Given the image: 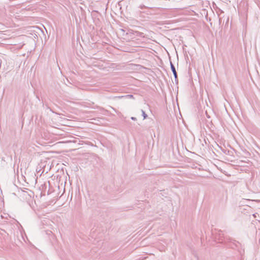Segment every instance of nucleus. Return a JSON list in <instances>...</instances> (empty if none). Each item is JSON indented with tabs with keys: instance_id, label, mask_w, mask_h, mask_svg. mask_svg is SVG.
Masks as SVG:
<instances>
[{
	"instance_id": "obj_1",
	"label": "nucleus",
	"mask_w": 260,
	"mask_h": 260,
	"mask_svg": "<svg viewBox=\"0 0 260 260\" xmlns=\"http://www.w3.org/2000/svg\"><path fill=\"white\" fill-rule=\"evenodd\" d=\"M213 234L215 235V239L218 240L219 243H223L226 241L222 231L219 230L217 233L213 232Z\"/></svg>"
},
{
	"instance_id": "obj_2",
	"label": "nucleus",
	"mask_w": 260,
	"mask_h": 260,
	"mask_svg": "<svg viewBox=\"0 0 260 260\" xmlns=\"http://www.w3.org/2000/svg\"><path fill=\"white\" fill-rule=\"evenodd\" d=\"M170 62L171 69L173 72L174 78H177V73L175 67L171 60H170Z\"/></svg>"
},
{
	"instance_id": "obj_3",
	"label": "nucleus",
	"mask_w": 260,
	"mask_h": 260,
	"mask_svg": "<svg viewBox=\"0 0 260 260\" xmlns=\"http://www.w3.org/2000/svg\"><path fill=\"white\" fill-rule=\"evenodd\" d=\"M133 34L134 37H144V34L142 32L138 31H135L133 32Z\"/></svg>"
},
{
	"instance_id": "obj_4",
	"label": "nucleus",
	"mask_w": 260,
	"mask_h": 260,
	"mask_svg": "<svg viewBox=\"0 0 260 260\" xmlns=\"http://www.w3.org/2000/svg\"><path fill=\"white\" fill-rule=\"evenodd\" d=\"M141 112L142 113V116L143 117V119H145L147 117V115L146 114L145 112L143 110H141Z\"/></svg>"
},
{
	"instance_id": "obj_5",
	"label": "nucleus",
	"mask_w": 260,
	"mask_h": 260,
	"mask_svg": "<svg viewBox=\"0 0 260 260\" xmlns=\"http://www.w3.org/2000/svg\"><path fill=\"white\" fill-rule=\"evenodd\" d=\"M175 82L176 84L178 83V76H177V78H175Z\"/></svg>"
},
{
	"instance_id": "obj_6",
	"label": "nucleus",
	"mask_w": 260,
	"mask_h": 260,
	"mask_svg": "<svg viewBox=\"0 0 260 260\" xmlns=\"http://www.w3.org/2000/svg\"><path fill=\"white\" fill-rule=\"evenodd\" d=\"M131 119L132 120H137V118H136V117H132L131 118Z\"/></svg>"
},
{
	"instance_id": "obj_7",
	"label": "nucleus",
	"mask_w": 260,
	"mask_h": 260,
	"mask_svg": "<svg viewBox=\"0 0 260 260\" xmlns=\"http://www.w3.org/2000/svg\"><path fill=\"white\" fill-rule=\"evenodd\" d=\"M206 115L207 118H209L210 117L207 112H206Z\"/></svg>"
},
{
	"instance_id": "obj_8",
	"label": "nucleus",
	"mask_w": 260,
	"mask_h": 260,
	"mask_svg": "<svg viewBox=\"0 0 260 260\" xmlns=\"http://www.w3.org/2000/svg\"><path fill=\"white\" fill-rule=\"evenodd\" d=\"M127 96H129V98H131V97L133 96V95H132V94H128V95H127Z\"/></svg>"
},
{
	"instance_id": "obj_9",
	"label": "nucleus",
	"mask_w": 260,
	"mask_h": 260,
	"mask_svg": "<svg viewBox=\"0 0 260 260\" xmlns=\"http://www.w3.org/2000/svg\"><path fill=\"white\" fill-rule=\"evenodd\" d=\"M99 109H100V110H104V108H101V107H99Z\"/></svg>"
}]
</instances>
